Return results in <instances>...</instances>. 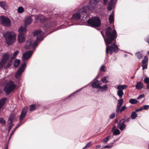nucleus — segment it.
<instances>
[{
    "label": "nucleus",
    "instance_id": "f3484780",
    "mask_svg": "<svg viewBox=\"0 0 149 149\" xmlns=\"http://www.w3.org/2000/svg\"><path fill=\"white\" fill-rule=\"evenodd\" d=\"M143 84L141 82H137L136 85V88L137 89L140 90L143 87Z\"/></svg>",
    "mask_w": 149,
    "mask_h": 149
},
{
    "label": "nucleus",
    "instance_id": "3c124183",
    "mask_svg": "<svg viewBox=\"0 0 149 149\" xmlns=\"http://www.w3.org/2000/svg\"><path fill=\"white\" fill-rule=\"evenodd\" d=\"M143 109L147 110L149 109V105H144L143 106Z\"/></svg>",
    "mask_w": 149,
    "mask_h": 149
},
{
    "label": "nucleus",
    "instance_id": "2eb2a0df",
    "mask_svg": "<svg viewBox=\"0 0 149 149\" xmlns=\"http://www.w3.org/2000/svg\"><path fill=\"white\" fill-rule=\"evenodd\" d=\"M98 80H97L93 82L91 86L93 88H99L100 84L98 82Z\"/></svg>",
    "mask_w": 149,
    "mask_h": 149
},
{
    "label": "nucleus",
    "instance_id": "393cba45",
    "mask_svg": "<svg viewBox=\"0 0 149 149\" xmlns=\"http://www.w3.org/2000/svg\"><path fill=\"white\" fill-rule=\"evenodd\" d=\"M135 55L137 58L139 59H141L143 57V54L140 52L136 53Z\"/></svg>",
    "mask_w": 149,
    "mask_h": 149
},
{
    "label": "nucleus",
    "instance_id": "052dcab7",
    "mask_svg": "<svg viewBox=\"0 0 149 149\" xmlns=\"http://www.w3.org/2000/svg\"><path fill=\"white\" fill-rule=\"evenodd\" d=\"M13 124H12L11 125H10L9 126V127H8V131H9V132L11 130L12 127L13 126Z\"/></svg>",
    "mask_w": 149,
    "mask_h": 149
},
{
    "label": "nucleus",
    "instance_id": "c85d7f7f",
    "mask_svg": "<svg viewBox=\"0 0 149 149\" xmlns=\"http://www.w3.org/2000/svg\"><path fill=\"white\" fill-rule=\"evenodd\" d=\"M129 102L131 104H134L137 103L138 101L135 99H131L129 100Z\"/></svg>",
    "mask_w": 149,
    "mask_h": 149
},
{
    "label": "nucleus",
    "instance_id": "bb28decb",
    "mask_svg": "<svg viewBox=\"0 0 149 149\" xmlns=\"http://www.w3.org/2000/svg\"><path fill=\"white\" fill-rule=\"evenodd\" d=\"M0 6L4 10L6 8L7 5L5 2L3 1L0 2Z\"/></svg>",
    "mask_w": 149,
    "mask_h": 149
},
{
    "label": "nucleus",
    "instance_id": "39448f33",
    "mask_svg": "<svg viewBox=\"0 0 149 149\" xmlns=\"http://www.w3.org/2000/svg\"><path fill=\"white\" fill-rule=\"evenodd\" d=\"M16 87L14 82L10 80L8 82L4 88V91L8 95H9L15 89Z\"/></svg>",
    "mask_w": 149,
    "mask_h": 149
},
{
    "label": "nucleus",
    "instance_id": "20e7f679",
    "mask_svg": "<svg viewBox=\"0 0 149 149\" xmlns=\"http://www.w3.org/2000/svg\"><path fill=\"white\" fill-rule=\"evenodd\" d=\"M87 23L88 26L93 28L99 27L101 25V21L98 17H95L88 19Z\"/></svg>",
    "mask_w": 149,
    "mask_h": 149
},
{
    "label": "nucleus",
    "instance_id": "c756f323",
    "mask_svg": "<svg viewBox=\"0 0 149 149\" xmlns=\"http://www.w3.org/2000/svg\"><path fill=\"white\" fill-rule=\"evenodd\" d=\"M148 58L146 56L144 57V59L143 60L142 62V64H148Z\"/></svg>",
    "mask_w": 149,
    "mask_h": 149
},
{
    "label": "nucleus",
    "instance_id": "412c9836",
    "mask_svg": "<svg viewBox=\"0 0 149 149\" xmlns=\"http://www.w3.org/2000/svg\"><path fill=\"white\" fill-rule=\"evenodd\" d=\"M127 86L125 85H119L117 86V88L119 90L123 91L125 90L127 88Z\"/></svg>",
    "mask_w": 149,
    "mask_h": 149
},
{
    "label": "nucleus",
    "instance_id": "f257e3e1",
    "mask_svg": "<svg viewBox=\"0 0 149 149\" xmlns=\"http://www.w3.org/2000/svg\"><path fill=\"white\" fill-rule=\"evenodd\" d=\"M106 37L101 32L104 38V42L106 45V54H108L109 52L110 55L114 52L116 53L118 50L117 45L115 44L116 39L117 36V34L115 30H112L111 28L108 26L105 29Z\"/></svg>",
    "mask_w": 149,
    "mask_h": 149
},
{
    "label": "nucleus",
    "instance_id": "72a5a7b5",
    "mask_svg": "<svg viewBox=\"0 0 149 149\" xmlns=\"http://www.w3.org/2000/svg\"><path fill=\"white\" fill-rule=\"evenodd\" d=\"M120 133V131L118 129L115 130L113 132V134L115 135H119Z\"/></svg>",
    "mask_w": 149,
    "mask_h": 149
},
{
    "label": "nucleus",
    "instance_id": "13d9d810",
    "mask_svg": "<svg viewBox=\"0 0 149 149\" xmlns=\"http://www.w3.org/2000/svg\"><path fill=\"white\" fill-rule=\"evenodd\" d=\"M143 109V108H141L140 109H137L135 111L136 113V112H138L139 111H141Z\"/></svg>",
    "mask_w": 149,
    "mask_h": 149
},
{
    "label": "nucleus",
    "instance_id": "ddd939ff",
    "mask_svg": "<svg viewBox=\"0 0 149 149\" xmlns=\"http://www.w3.org/2000/svg\"><path fill=\"white\" fill-rule=\"evenodd\" d=\"M56 22H51L49 24H47L45 26V28L46 29V30H48L50 29L51 28L53 27L56 26Z\"/></svg>",
    "mask_w": 149,
    "mask_h": 149
},
{
    "label": "nucleus",
    "instance_id": "423d86ee",
    "mask_svg": "<svg viewBox=\"0 0 149 149\" xmlns=\"http://www.w3.org/2000/svg\"><path fill=\"white\" fill-rule=\"evenodd\" d=\"M18 31L19 34L18 36L17 40L19 43H21L25 40L26 29L25 27L21 26Z\"/></svg>",
    "mask_w": 149,
    "mask_h": 149
},
{
    "label": "nucleus",
    "instance_id": "37998d69",
    "mask_svg": "<svg viewBox=\"0 0 149 149\" xmlns=\"http://www.w3.org/2000/svg\"><path fill=\"white\" fill-rule=\"evenodd\" d=\"M144 81L145 83L146 84H149V78L148 77H146L144 79Z\"/></svg>",
    "mask_w": 149,
    "mask_h": 149
},
{
    "label": "nucleus",
    "instance_id": "b1692460",
    "mask_svg": "<svg viewBox=\"0 0 149 149\" xmlns=\"http://www.w3.org/2000/svg\"><path fill=\"white\" fill-rule=\"evenodd\" d=\"M113 0H111L108 4L107 9L109 10H111L112 9L113 6Z\"/></svg>",
    "mask_w": 149,
    "mask_h": 149
},
{
    "label": "nucleus",
    "instance_id": "ea45409f",
    "mask_svg": "<svg viewBox=\"0 0 149 149\" xmlns=\"http://www.w3.org/2000/svg\"><path fill=\"white\" fill-rule=\"evenodd\" d=\"M101 80L103 82H105L107 83L108 82L107 80H106V78L105 77H104L101 79Z\"/></svg>",
    "mask_w": 149,
    "mask_h": 149
},
{
    "label": "nucleus",
    "instance_id": "49530a36",
    "mask_svg": "<svg viewBox=\"0 0 149 149\" xmlns=\"http://www.w3.org/2000/svg\"><path fill=\"white\" fill-rule=\"evenodd\" d=\"M113 146L112 144H111V145H108L106 146L103 147L105 148H111Z\"/></svg>",
    "mask_w": 149,
    "mask_h": 149
},
{
    "label": "nucleus",
    "instance_id": "cd10ccee",
    "mask_svg": "<svg viewBox=\"0 0 149 149\" xmlns=\"http://www.w3.org/2000/svg\"><path fill=\"white\" fill-rule=\"evenodd\" d=\"M123 94V91L118 90L117 92V95L120 98L122 97Z\"/></svg>",
    "mask_w": 149,
    "mask_h": 149
},
{
    "label": "nucleus",
    "instance_id": "9b49d317",
    "mask_svg": "<svg viewBox=\"0 0 149 149\" xmlns=\"http://www.w3.org/2000/svg\"><path fill=\"white\" fill-rule=\"evenodd\" d=\"M125 122V120L122 119L120 120V122L118 123V127L119 128L120 130H123L125 128L126 126L124 124Z\"/></svg>",
    "mask_w": 149,
    "mask_h": 149
},
{
    "label": "nucleus",
    "instance_id": "473e14b6",
    "mask_svg": "<svg viewBox=\"0 0 149 149\" xmlns=\"http://www.w3.org/2000/svg\"><path fill=\"white\" fill-rule=\"evenodd\" d=\"M36 108V106L34 104L31 105L29 106V110L30 111H33L35 110Z\"/></svg>",
    "mask_w": 149,
    "mask_h": 149
},
{
    "label": "nucleus",
    "instance_id": "8fccbe9b",
    "mask_svg": "<svg viewBox=\"0 0 149 149\" xmlns=\"http://www.w3.org/2000/svg\"><path fill=\"white\" fill-rule=\"evenodd\" d=\"M107 88V85H104L102 86H101L100 85V87L99 88L101 89H106Z\"/></svg>",
    "mask_w": 149,
    "mask_h": 149
},
{
    "label": "nucleus",
    "instance_id": "a878e982",
    "mask_svg": "<svg viewBox=\"0 0 149 149\" xmlns=\"http://www.w3.org/2000/svg\"><path fill=\"white\" fill-rule=\"evenodd\" d=\"M131 118L132 119H135L137 116V114L135 111H133L131 114Z\"/></svg>",
    "mask_w": 149,
    "mask_h": 149
},
{
    "label": "nucleus",
    "instance_id": "f03ea898",
    "mask_svg": "<svg viewBox=\"0 0 149 149\" xmlns=\"http://www.w3.org/2000/svg\"><path fill=\"white\" fill-rule=\"evenodd\" d=\"M99 0H90L89 6H84L80 8L78 10V13L73 14L71 19L72 20H79L81 16L85 18L88 16L89 11L92 12L96 8V5L99 2Z\"/></svg>",
    "mask_w": 149,
    "mask_h": 149
},
{
    "label": "nucleus",
    "instance_id": "1a4fd4ad",
    "mask_svg": "<svg viewBox=\"0 0 149 149\" xmlns=\"http://www.w3.org/2000/svg\"><path fill=\"white\" fill-rule=\"evenodd\" d=\"M33 54V52L32 51L29 50L26 51L22 55V58L24 61L28 60L31 57Z\"/></svg>",
    "mask_w": 149,
    "mask_h": 149
},
{
    "label": "nucleus",
    "instance_id": "4468645a",
    "mask_svg": "<svg viewBox=\"0 0 149 149\" xmlns=\"http://www.w3.org/2000/svg\"><path fill=\"white\" fill-rule=\"evenodd\" d=\"M9 58V55L7 53L4 54L2 59L1 60L2 62H3L5 64H6L7 61L8 60Z\"/></svg>",
    "mask_w": 149,
    "mask_h": 149
},
{
    "label": "nucleus",
    "instance_id": "864d4df0",
    "mask_svg": "<svg viewBox=\"0 0 149 149\" xmlns=\"http://www.w3.org/2000/svg\"><path fill=\"white\" fill-rule=\"evenodd\" d=\"M109 140V137H107L106 138H105L104 139L103 141H104V143H106Z\"/></svg>",
    "mask_w": 149,
    "mask_h": 149
},
{
    "label": "nucleus",
    "instance_id": "a19ab883",
    "mask_svg": "<svg viewBox=\"0 0 149 149\" xmlns=\"http://www.w3.org/2000/svg\"><path fill=\"white\" fill-rule=\"evenodd\" d=\"M6 64H5L3 62H2V61L0 62V69L3 68L4 66Z\"/></svg>",
    "mask_w": 149,
    "mask_h": 149
},
{
    "label": "nucleus",
    "instance_id": "774afa93",
    "mask_svg": "<svg viewBox=\"0 0 149 149\" xmlns=\"http://www.w3.org/2000/svg\"><path fill=\"white\" fill-rule=\"evenodd\" d=\"M20 125V124H18L17 126L15 129H17L18 127H19Z\"/></svg>",
    "mask_w": 149,
    "mask_h": 149
},
{
    "label": "nucleus",
    "instance_id": "5fc2aeb1",
    "mask_svg": "<svg viewBox=\"0 0 149 149\" xmlns=\"http://www.w3.org/2000/svg\"><path fill=\"white\" fill-rule=\"evenodd\" d=\"M15 130H16V129H14L13 130V131L11 133L10 136L9 138V139H10V138H11L14 132H15Z\"/></svg>",
    "mask_w": 149,
    "mask_h": 149
},
{
    "label": "nucleus",
    "instance_id": "6ab92c4d",
    "mask_svg": "<svg viewBox=\"0 0 149 149\" xmlns=\"http://www.w3.org/2000/svg\"><path fill=\"white\" fill-rule=\"evenodd\" d=\"M7 99L6 98H3L0 100V109L3 107Z\"/></svg>",
    "mask_w": 149,
    "mask_h": 149
},
{
    "label": "nucleus",
    "instance_id": "4d7b16f0",
    "mask_svg": "<svg viewBox=\"0 0 149 149\" xmlns=\"http://www.w3.org/2000/svg\"><path fill=\"white\" fill-rule=\"evenodd\" d=\"M120 107H118L117 106L116 110V112L117 113H119V112H120Z\"/></svg>",
    "mask_w": 149,
    "mask_h": 149
},
{
    "label": "nucleus",
    "instance_id": "f8f14e48",
    "mask_svg": "<svg viewBox=\"0 0 149 149\" xmlns=\"http://www.w3.org/2000/svg\"><path fill=\"white\" fill-rule=\"evenodd\" d=\"M27 109L25 107L22 109L19 117L20 121H22L25 117L27 113Z\"/></svg>",
    "mask_w": 149,
    "mask_h": 149
},
{
    "label": "nucleus",
    "instance_id": "09e8293b",
    "mask_svg": "<svg viewBox=\"0 0 149 149\" xmlns=\"http://www.w3.org/2000/svg\"><path fill=\"white\" fill-rule=\"evenodd\" d=\"M115 117V114L114 113H113L109 116L110 118L113 119Z\"/></svg>",
    "mask_w": 149,
    "mask_h": 149
},
{
    "label": "nucleus",
    "instance_id": "de8ad7c7",
    "mask_svg": "<svg viewBox=\"0 0 149 149\" xmlns=\"http://www.w3.org/2000/svg\"><path fill=\"white\" fill-rule=\"evenodd\" d=\"M126 108L125 106H123L120 109V113H121L122 111L125 110Z\"/></svg>",
    "mask_w": 149,
    "mask_h": 149
},
{
    "label": "nucleus",
    "instance_id": "aec40b11",
    "mask_svg": "<svg viewBox=\"0 0 149 149\" xmlns=\"http://www.w3.org/2000/svg\"><path fill=\"white\" fill-rule=\"evenodd\" d=\"M24 71L21 70V69H20L19 68L15 74V77L16 78H19V77H20L21 76L22 72Z\"/></svg>",
    "mask_w": 149,
    "mask_h": 149
},
{
    "label": "nucleus",
    "instance_id": "5701e85b",
    "mask_svg": "<svg viewBox=\"0 0 149 149\" xmlns=\"http://www.w3.org/2000/svg\"><path fill=\"white\" fill-rule=\"evenodd\" d=\"M44 19L45 18H44V17L42 15H36L35 17V19L37 21L38 20L41 21L42 20H44Z\"/></svg>",
    "mask_w": 149,
    "mask_h": 149
},
{
    "label": "nucleus",
    "instance_id": "dca6fc26",
    "mask_svg": "<svg viewBox=\"0 0 149 149\" xmlns=\"http://www.w3.org/2000/svg\"><path fill=\"white\" fill-rule=\"evenodd\" d=\"M109 22L110 24H112L114 22V13L113 12L110 15L109 18Z\"/></svg>",
    "mask_w": 149,
    "mask_h": 149
},
{
    "label": "nucleus",
    "instance_id": "6e6d98bb",
    "mask_svg": "<svg viewBox=\"0 0 149 149\" xmlns=\"http://www.w3.org/2000/svg\"><path fill=\"white\" fill-rule=\"evenodd\" d=\"M78 91H79V90H78L77 91H76L75 92L73 93H72L69 96H68V98H69L70 97L72 96L75 93L77 92Z\"/></svg>",
    "mask_w": 149,
    "mask_h": 149
},
{
    "label": "nucleus",
    "instance_id": "69168bd1",
    "mask_svg": "<svg viewBox=\"0 0 149 149\" xmlns=\"http://www.w3.org/2000/svg\"><path fill=\"white\" fill-rule=\"evenodd\" d=\"M130 117H129L128 118H127V119H126V121L127 122H129V120H130Z\"/></svg>",
    "mask_w": 149,
    "mask_h": 149
},
{
    "label": "nucleus",
    "instance_id": "bf43d9fd",
    "mask_svg": "<svg viewBox=\"0 0 149 149\" xmlns=\"http://www.w3.org/2000/svg\"><path fill=\"white\" fill-rule=\"evenodd\" d=\"M108 0H103V3L104 5L107 4Z\"/></svg>",
    "mask_w": 149,
    "mask_h": 149
},
{
    "label": "nucleus",
    "instance_id": "4be33fe9",
    "mask_svg": "<svg viewBox=\"0 0 149 149\" xmlns=\"http://www.w3.org/2000/svg\"><path fill=\"white\" fill-rule=\"evenodd\" d=\"M20 60L19 59H16L14 61L13 66L14 67L16 68L20 64Z\"/></svg>",
    "mask_w": 149,
    "mask_h": 149
},
{
    "label": "nucleus",
    "instance_id": "0e129e2a",
    "mask_svg": "<svg viewBox=\"0 0 149 149\" xmlns=\"http://www.w3.org/2000/svg\"><path fill=\"white\" fill-rule=\"evenodd\" d=\"M147 85L146 86V88L147 89H149V83L147 84Z\"/></svg>",
    "mask_w": 149,
    "mask_h": 149
},
{
    "label": "nucleus",
    "instance_id": "c9c22d12",
    "mask_svg": "<svg viewBox=\"0 0 149 149\" xmlns=\"http://www.w3.org/2000/svg\"><path fill=\"white\" fill-rule=\"evenodd\" d=\"M0 123L3 125L6 124V122L5 119L2 118H0Z\"/></svg>",
    "mask_w": 149,
    "mask_h": 149
},
{
    "label": "nucleus",
    "instance_id": "7c9ffc66",
    "mask_svg": "<svg viewBox=\"0 0 149 149\" xmlns=\"http://www.w3.org/2000/svg\"><path fill=\"white\" fill-rule=\"evenodd\" d=\"M13 120V118L11 116H10L8 119L7 123L8 124H10V125H11L12 124V122Z\"/></svg>",
    "mask_w": 149,
    "mask_h": 149
},
{
    "label": "nucleus",
    "instance_id": "79ce46f5",
    "mask_svg": "<svg viewBox=\"0 0 149 149\" xmlns=\"http://www.w3.org/2000/svg\"><path fill=\"white\" fill-rule=\"evenodd\" d=\"M148 64H143L142 65V69L143 70H144L145 69H147V68Z\"/></svg>",
    "mask_w": 149,
    "mask_h": 149
},
{
    "label": "nucleus",
    "instance_id": "a211bd4d",
    "mask_svg": "<svg viewBox=\"0 0 149 149\" xmlns=\"http://www.w3.org/2000/svg\"><path fill=\"white\" fill-rule=\"evenodd\" d=\"M32 19L31 17H29L26 18L25 21V23L26 25L30 24L32 22Z\"/></svg>",
    "mask_w": 149,
    "mask_h": 149
},
{
    "label": "nucleus",
    "instance_id": "0eeeda50",
    "mask_svg": "<svg viewBox=\"0 0 149 149\" xmlns=\"http://www.w3.org/2000/svg\"><path fill=\"white\" fill-rule=\"evenodd\" d=\"M37 44L36 42H33L31 39L28 40L26 42L25 45V48L26 49H30L36 46Z\"/></svg>",
    "mask_w": 149,
    "mask_h": 149
},
{
    "label": "nucleus",
    "instance_id": "6e6552de",
    "mask_svg": "<svg viewBox=\"0 0 149 149\" xmlns=\"http://www.w3.org/2000/svg\"><path fill=\"white\" fill-rule=\"evenodd\" d=\"M33 36H37V40L38 41L42 40L43 39L44 33L40 30L35 31L33 33Z\"/></svg>",
    "mask_w": 149,
    "mask_h": 149
},
{
    "label": "nucleus",
    "instance_id": "338daca9",
    "mask_svg": "<svg viewBox=\"0 0 149 149\" xmlns=\"http://www.w3.org/2000/svg\"><path fill=\"white\" fill-rule=\"evenodd\" d=\"M116 128V127L115 126H114L112 128V130H116L115 129Z\"/></svg>",
    "mask_w": 149,
    "mask_h": 149
},
{
    "label": "nucleus",
    "instance_id": "680f3d73",
    "mask_svg": "<svg viewBox=\"0 0 149 149\" xmlns=\"http://www.w3.org/2000/svg\"><path fill=\"white\" fill-rule=\"evenodd\" d=\"M146 41L148 43L149 45V36H147V37L146 38Z\"/></svg>",
    "mask_w": 149,
    "mask_h": 149
},
{
    "label": "nucleus",
    "instance_id": "7ed1b4c3",
    "mask_svg": "<svg viewBox=\"0 0 149 149\" xmlns=\"http://www.w3.org/2000/svg\"><path fill=\"white\" fill-rule=\"evenodd\" d=\"M3 36L5 38L6 43L9 45L14 42L16 40V35L13 32H7L3 34Z\"/></svg>",
    "mask_w": 149,
    "mask_h": 149
},
{
    "label": "nucleus",
    "instance_id": "9d476101",
    "mask_svg": "<svg viewBox=\"0 0 149 149\" xmlns=\"http://www.w3.org/2000/svg\"><path fill=\"white\" fill-rule=\"evenodd\" d=\"M1 22L3 24L7 26H9L10 25V20L8 17L2 16L1 17Z\"/></svg>",
    "mask_w": 149,
    "mask_h": 149
},
{
    "label": "nucleus",
    "instance_id": "58836bf2",
    "mask_svg": "<svg viewBox=\"0 0 149 149\" xmlns=\"http://www.w3.org/2000/svg\"><path fill=\"white\" fill-rule=\"evenodd\" d=\"M19 53L18 51H16L14 52L13 54V57H12V58H15L18 55Z\"/></svg>",
    "mask_w": 149,
    "mask_h": 149
},
{
    "label": "nucleus",
    "instance_id": "c03bdc74",
    "mask_svg": "<svg viewBox=\"0 0 149 149\" xmlns=\"http://www.w3.org/2000/svg\"><path fill=\"white\" fill-rule=\"evenodd\" d=\"M105 66L104 65H102L100 67V71L103 72H105Z\"/></svg>",
    "mask_w": 149,
    "mask_h": 149
},
{
    "label": "nucleus",
    "instance_id": "603ef678",
    "mask_svg": "<svg viewBox=\"0 0 149 149\" xmlns=\"http://www.w3.org/2000/svg\"><path fill=\"white\" fill-rule=\"evenodd\" d=\"M144 97V95L143 94H140V95L137 98L138 100L140 99L143 97Z\"/></svg>",
    "mask_w": 149,
    "mask_h": 149
},
{
    "label": "nucleus",
    "instance_id": "4c0bfd02",
    "mask_svg": "<svg viewBox=\"0 0 149 149\" xmlns=\"http://www.w3.org/2000/svg\"><path fill=\"white\" fill-rule=\"evenodd\" d=\"M12 64V61L11 60H10L7 63V65L6 66V68L9 67Z\"/></svg>",
    "mask_w": 149,
    "mask_h": 149
},
{
    "label": "nucleus",
    "instance_id": "e2e57ef3",
    "mask_svg": "<svg viewBox=\"0 0 149 149\" xmlns=\"http://www.w3.org/2000/svg\"><path fill=\"white\" fill-rule=\"evenodd\" d=\"M123 104H118V103L117 107H121V106Z\"/></svg>",
    "mask_w": 149,
    "mask_h": 149
},
{
    "label": "nucleus",
    "instance_id": "e433bc0d",
    "mask_svg": "<svg viewBox=\"0 0 149 149\" xmlns=\"http://www.w3.org/2000/svg\"><path fill=\"white\" fill-rule=\"evenodd\" d=\"M26 65V63H24L21 65L20 67L19 68V69L24 71Z\"/></svg>",
    "mask_w": 149,
    "mask_h": 149
},
{
    "label": "nucleus",
    "instance_id": "2f4dec72",
    "mask_svg": "<svg viewBox=\"0 0 149 149\" xmlns=\"http://www.w3.org/2000/svg\"><path fill=\"white\" fill-rule=\"evenodd\" d=\"M18 12L19 13H22L24 11V8L22 6H20L17 9Z\"/></svg>",
    "mask_w": 149,
    "mask_h": 149
},
{
    "label": "nucleus",
    "instance_id": "f704fd0d",
    "mask_svg": "<svg viewBox=\"0 0 149 149\" xmlns=\"http://www.w3.org/2000/svg\"><path fill=\"white\" fill-rule=\"evenodd\" d=\"M91 141L88 143L83 148V149H85L90 147L91 146Z\"/></svg>",
    "mask_w": 149,
    "mask_h": 149
},
{
    "label": "nucleus",
    "instance_id": "a18cd8bd",
    "mask_svg": "<svg viewBox=\"0 0 149 149\" xmlns=\"http://www.w3.org/2000/svg\"><path fill=\"white\" fill-rule=\"evenodd\" d=\"M123 99L122 98H121L118 100V104H123Z\"/></svg>",
    "mask_w": 149,
    "mask_h": 149
}]
</instances>
